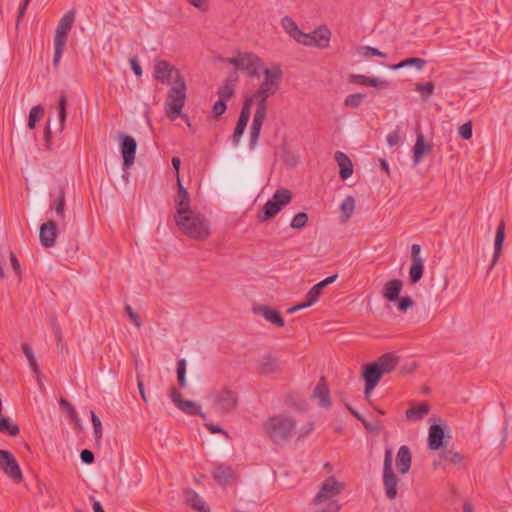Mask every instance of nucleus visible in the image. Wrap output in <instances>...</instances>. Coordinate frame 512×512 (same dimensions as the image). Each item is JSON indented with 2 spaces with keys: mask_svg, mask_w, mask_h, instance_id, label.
<instances>
[{
  "mask_svg": "<svg viewBox=\"0 0 512 512\" xmlns=\"http://www.w3.org/2000/svg\"><path fill=\"white\" fill-rule=\"evenodd\" d=\"M399 363V357L393 353H384L376 361L365 364L362 377L365 382L364 394L368 398L385 374L391 373Z\"/></svg>",
  "mask_w": 512,
  "mask_h": 512,
  "instance_id": "obj_1",
  "label": "nucleus"
},
{
  "mask_svg": "<svg viewBox=\"0 0 512 512\" xmlns=\"http://www.w3.org/2000/svg\"><path fill=\"white\" fill-rule=\"evenodd\" d=\"M175 223L182 234L203 241L210 236V223L200 212L189 210L185 214L174 215Z\"/></svg>",
  "mask_w": 512,
  "mask_h": 512,
  "instance_id": "obj_2",
  "label": "nucleus"
},
{
  "mask_svg": "<svg viewBox=\"0 0 512 512\" xmlns=\"http://www.w3.org/2000/svg\"><path fill=\"white\" fill-rule=\"evenodd\" d=\"M263 74L264 81L250 98H253V101H256L257 108L255 112H261L266 115L267 98L277 92L282 79V71L279 66H274L272 68L265 69Z\"/></svg>",
  "mask_w": 512,
  "mask_h": 512,
  "instance_id": "obj_3",
  "label": "nucleus"
},
{
  "mask_svg": "<svg viewBox=\"0 0 512 512\" xmlns=\"http://www.w3.org/2000/svg\"><path fill=\"white\" fill-rule=\"evenodd\" d=\"M263 74L264 81L250 98H253V101H256L257 108L255 112H261L266 115L267 98L277 92L282 79V71L279 66H274L272 68L265 69Z\"/></svg>",
  "mask_w": 512,
  "mask_h": 512,
  "instance_id": "obj_4",
  "label": "nucleus"
},
{
  "mask_svg": "<svg viewBox=\"0 0 512 512\" xmlns=\"http://www.w3.org/2000/svg\"><path fill=\"white\" fill-rule=\"evenodd\" d=\"M186 100V84L182 74H177L175 83L169 89L167 98L165 100L166 115L169 119L175 120L182 117L186 120L187 125L190 126L187 115H182V108Z\"/></svg>",
  "mask_w": 512,
  "mask_h": 512,
  "instance_id": "obj_5",
  "label": "nucleus"
},
{
  "mask_svg": "<svg viewBox=\"0 0 512 512\" xmlns=\"http://www.w3.org/2000/svg\"><path fill=\"white\" fill-rule=\"evenodd\" d=\"M290 38L295 39L299 44H303L305 46L325 49L330 45L331 31L327 26H321L315 29L312 33H304L290 18Z\"/></svg>",
  "mask_w": 512,
  "mask_h": 512,
  "instance_id": "obj_6",
  "label": "nucleus"
},
{
  "mask_svg": "<svg viewBox=\"0 0 512 512\" xmlns=\"http://www.w3.org/2000/svg\"><path fill=\"white\" fill-rule=\"evenodd\" d=\"M343 489V485L334 477L327 478L314 498L315 505H324L316 512H339L340 505L335 499Z\"/></svg>",
  "mask_w": 512,
  "mask_h": 512,
  "instance_id": "obj_7",
  "label": "nucleus"
},
{
  "mask_svg": "<svg viewBox=\"0 0 512 512\" xmlns=\"http://www.w3.org/2000/svg\"><path fill=\"white\" fill-rule=\"evenodd\" d=\"M239 406V394L236 390L223 387L216 391L212 397V408L220 415L234 413Z\"/></svg>",
  "mask_w": 512,
  "mask_h": 512,
  "instance_id": "obj_8",
  "label": "nucleus"
},
{
  "mask_svg": "<svg viewBox=\"0 0 512 512\" xmlns=\"http://www.w3.org/2000/svg\"><path fill=\"white\" fill-rule=\"evenodd\" d=\"M264 430L275 444H284L288 439V418L283 415L270 417L264 423Z\"/></svg>",
  "mask_w": 512,
  "mask_h": 512,
  "instance_id": "obj_9",
  "label": "nucleus"
},
{
  "mask_svg": "<svg viewBox=\"0 0 512 512\" xmlns=\"http://www.w3.org/2000/svg\"><path fill=\"white\" fill-rule=\"evenodd\" d=\"M286 204H288V189L277 190L273 195V198L267 201L263 208L258 212V221L265 222L273 218Z\"/></svg>",
  "mask_w": 512,
  "mask_h": 512,
  "instance_id": "obj_10",
  "label": "nucleus"
},
{
  "mask_svg": "<svg viewBox=\"0 0 512 512\" xmlns=\"http://www.w3.org/2000/svg\"><path fill=\"white\" fill-rule=\"evenodd\" d=\"M398 477L392 468V450L386 449L383 465V486L385 495L388 499L393 500L397 497Z\"/></svg>",
  "mask_w": 512,
  "mask_h": 512,
  "instance_id": "obj_11",
  "label": "nucleus"
},
{
  "mask_svg": "<svg viewBox=\"0 0 512 512\" xmlns=\"http://www.w3.org/2000/svg\"><path fill=\"white\" fill-rule=\"evenodd\" d=\"M337 277L338 275L334 274L315 284L306 294L305 301L290 307V314L295 313L303 308L310 307L316 303L321 296L323 289L329 284L335 282Z\"/></svg>",
  "mask_w": 512,
  "mask_h": 512,
  "instance_id": "obj_12",
  "label": "nucleus"
},
{
  "mask_svg": "<svg viewBox=\"0 0 512 512\" xmlns=\"http://www.w3.org/2000/svg\"><path fill=\"white\" fill-rule=\"evenodd\" d=\"M0 469L15 483L23 480V474L14 455L7 450H0Z\"/></svg>",
  "mask_w": 512,
  "mask_h": 512,
  "instance_id": "obj_13",
  "label": "nucleus"
},
{
  "mask_svg": "<svg viewBox=\"0 0 512 512\" xmlns=\"http://www.w3.org/2000/svg\"><path fill=\"white\" fill-rule=\"evenodd\" d=\"M169 396L175 406L183 413L190 416H200L203 419L206 418V414L201 411V407L194 401L184 400L182 394L175 387L170 388Z\"/></svg>",
  "mask_w": 512,
  "mask_h": 512,
  "instance_id": "obj_14",
  "label": "nucleus"
},
{
  "mask_svg": "<svg viewBox=\"0 0 512 512\" xmlns=\"http://www.w3.org/2000/svg\"><path fill=\"white\" fill-rule=\"evenodd\" d=\"M137 150L136 140L130 135L120 136V151L123 157L122 168L125 172L134 164Z\"/></svg>",
  "mask_w": 512,
  "mask_h": 512,
  "instance_id": "obj_15",
  "label": "nucleus"
},
{
  "mask_svg": "<svg viewBox=\"0 0 512 512\" xmlns=\"http://www.w3.org/2000/svg\"><path fill=\"white\" fill-rule=\"evenodd\" d=\"M177 74H181L180 71L168 61L162 59L155 61L153 72L155 80L163 84H168L171 80L175 83Z\"/></svg>",
  "mask_w": 512,
  "mask_h": 512,
  "instance_id": "obj_16",
  "label": "nucleus"
},
{
  "mask_svg": "<svg viewBox=\"0 0 512 512\" xmlns=\"http://www.w3.org/2000/svg\"><path fill=\"white\" fill-rule=\"evenodd\" d=\"M421 246L413 244L411 247V266L409 269V279L411 284H416L421 280L424 274V260L420 256Z\"/></svg>",
  "mask_w": 512,
  "mask_h": 512,
  "instance_id": "obj_17",
  "label": "nucleus"
},
{
  "mask_svg": "<svg viewBox=\"0 0 512 512\" xmlns=\"http://www.w3.org/2000/svg\"><path fill=\"white\" fill-rule=\"evenodd\" d=\"M266 68L263 67L262 60L254 53L245 52L242 54V68L249 77H260Z\"/></svg>",
  "mask_w": 512,
  "mask_h": 512,
  "instance_id": "obj_18",
  "label": "nucleus"
},
{
  "mask_svg": "<svg viewBox=\"0 0 512 512\" xmlns=\"http://www.w3.org/2000/svg\"><path fill=\"white\" fill-rule=\"evenodd\" d=\"M311 399L317 401V404L321 408H330L332 405L330 390L326 381V378L322 376L311 394Z\"/></svg>",
  "mask_w": 512,
  "mask_h": 512,
  "instance_id": "obj_19",
  "label": "nucleus"
},
{
  "mask_svg": "<svg viewBox=\"0 0 512 512\" xmlns=\"http://www.w3.org/2000/svg\"><path fill=\"white\" fill-rule=\"evenodd\" d=\"M75 21V11L69 10L66 12L60 21L58 22L55 36H54V42H61L65 43L67 42V36L73 26V23Z\"/></svg>",
  "mask_w": 512,
  "mask_h": 512,
  "instance_id": "obj_20",
  "label": "nucleus"
},
{
  "mask_svg": "<svg viewBox=\"0 0 512 512\" xmlns=\"http://www.w3.org/2000/svg\"><path fill=\"white\" fill-rule=\"evenodd\" d=\"M58 236L57 223L53 220H48L40 226V242L43 247L50 248L55 246Z\"/></svg>",
  "mask_w": 512,
  "mask_h": 512,
  "instance_id": "obj_21",
  "label": "nucleus"
},
{
  "mask_svg": "<svg viewBox=\"0 0 512 512\" xmlns=\"http://www.w3.org/2000/svg\"><path fill=\"white\" fill-rule=\"evenodd\" d=\"M253 312L255 314L261 315L266 321L270 322L276 327H284L285 325V321L281 314L272 307L257 305L253 307Z\"/></svg>",
  "mask_w": 512,
  "mask_h": 512,
  "instance_id": "obj_22",
  "label": "nucleus"
},
{
  "mask_svg": "<svg viewBox=\"0 0 512 512\" xmlns=\"http://www.w3.org/2000/svg\"><path fill=\"white\" fill-rule=\"evenodd\" d=\"M504 240H505V221L502 219V220H500L498 227L496 229L495 240H494V253H493L492 261L489 266L488 272H490L494 268L497 261L499 260L501 254H502Z\"/></svg>",
  "mask_w": 512,
  "mask_h": 512,
  "instance_id": "obj_23",
  "label": "nucleus"
},
{
  "mask_svg": "<svg viewBox=\"0 0 512 512\" xmlns=\"http://www.w3.org/2000/svg\"><path fill=\"white\" fill-rule=\"evenodd\" d=\"M348 81L349 83L371 86L378 89H386L389 87V82L387 80H380L375 77H368L361 74H351L348 78Z\"/></svg>",
  "mask_w": 512,
  "mask_h": 512,
  "instance_id": "obj_24",
  "label": "nucleus"
},
{
  "mask_svg": "<svg viewBox=\"0 0 512 512\" xmlns=\"http://www.w3.org/2000/svg\"><path fill=\"white\" fill-rule=\"evenodd\" d=\"M444 428L440 424H433L429 428L428 447L431 450H439L444 446Z\"/></svg>",
  "mask_w": 512,
  "mask_h": 512,
  "instance_id": "obj_25",
  "label": "nucleus"
},
{
  "mask_svg": "<svg viewBox=\"0 0 512 512\" xmlns=\"http://www.w3.org/2000/svg\"><path fill=\"white\" fill-rule=\"evenodd\" d=\"M175 215L185 214L189 210L190 207V195L186 188L182 185L181 180L178 178V193L177 198L175 199Z\"/></svg>",
  "mask_w": 512,
  "mask_h": 512,
  "instance_id": "obj_26",
  "label": "nucleus"
},
{
  "mask_svg": "<svg viewBox=\"0 0 512 512\" xmlns=\"http://www.w3.org/2000/svg\"><path fill=\"white\" fill-rule=\"evenodd\" d=\"M214 480L221 486L225 487L235 478V472L230 465L219 464L212 472Z\"/></svg>",
  "mask_w": 512,
  "mask_h": 512,
  "instance_id": "obj_27",
  "label": "nucleus"
},
{
  "mask_svg": "<svg viewBox=\"0 0 512 512\" xmlns=\"http://www.w3.org/2000/svg\"><path fill=\"white\" fill-rule=\"evenodd\" d=\"M412 463V454L410 448L402 445L396 456V466L400 474L405 475L409 472Z\"/></svg>",
  "mask_w": 512,
  "mask_h": 512,
  "instance_id": "obj_28",
  "label": "nucleus"
},
{
  "mask_svg": "<svg viewBox=\"0 0 512 512\" xmlns=\"http://www.w3.org/2000/svg\"><path fill=\"white\" fill-rule=\"evenodd\" d=\"M334 159L336 160L340 170L339 176L342 180L348 179L353 174V164L350 158L341 151H337L334 154Z\"/></svg>",
  "mask_w": 512,
  "mask_h": 512,
  "instance_id": "obj_29",
  "label": "nucleus"
},
{
  "mask_svg": "<svg viewBox=\"0 0 512 512\" xmlns=\"http://www.w3.org/2000/svg\"><path fill=\"white\" fill-rule=\"evenodd\" d=\"M187 504L199 512H209L210 508L205 501L191 488L184 489Z\"/></svg>",
  "mask_w": 512,
  "mask_h": 512,
  "instance_id": "obj_30",
  "label": "nucleus"
},
{
  "mask_svg": "<svg viewBox=\"0 0 512 512\" xmlns=\"http://www.w3.org/2000/svg\"><path fill=\"white\" fill-rule=\"evenodd\" d=\"M432 151V145L425 143V138L422 133L417 135L416 143L413 147V162L415 165L419 164L424 154Z\"/></svg>",
  "mask_w": 512,
  "mask_h": 512,
  "instance_id": "obj_31",
  "label": "nucleus"
},
{
  "mask_svg": "<svg viewBox=\"0 0 512 512\" xmlns=\"http://www.w3.org/2000/svg\"><path fill=\"white\" fill-rule=\"evenodd\" d=\"M265 114L261 112H255L252 125L250 127V148H254L260 135V130L265 120Z\"/></svg>",
  "mask_w": 512,
  "mask_h": 512,
  "instance_id": "obj_32",
  "label": "nucleus"
},
{
  "mask_svg": "<svg viewBox=\"0 0 512 512\" xmlns=\"http://www.w3.org/2000/svg\"><path fill=\"white\" fill-rule=\"evenodd\" d=\"M403 282L399 279H393L388 281L384 286L383 295L390 301L394 302L398 299L399 294L402 290Z\"/></svg>",
  "mask_w": 512,
  "mask_h": 512,
  "instance_id": "obj_33",
  "label": "nucleus"
},
{
  "mask_svg": "<svg viewBox=\"0 0 512 512\" xmlns=\"http://www.w3.org/2000/svg\"><path fill=\"white\" fill-rule=\"evenodd\" d=\"M279 362L276 358L267 355L259 363V373L262 375H273L279 371Z\"/></svg>",
  "mask_w": 512,
  "mask_h": 512,
  "instance_id": "obj_34",
  "label": "nucleus"
},
{
  "mask_svg": "<svg viewBox=\"0 0 512 512\" xmlns=\"http://www.w3.org/2000/svg\"><path fill=\"white\" fill-rule=\"evenodd\" d=\"M439 459L440 461L438 464L445 467L447 463L454 465L461 463L463 456L457 451L444 449L439 453Z\"/></svg>",
  "mask_w": 512,
  "mask_h": 512,
  "instance_id": "obj_35",
  "label": "nucleus"
},
{
  "mask_svg": "<svg viewBox=\"0 0 512 512\" xmlns=\"http://www.w3.org/2000/svg\"><path fill=\"white\" fill-rule=\"evenodd\" d=\"M430 411V406L427 403H421L418 406L406 410V418L410 421H417L423 419Z\"/></svg>",
  "mask_w": 512,
  "mask_h": 512,
  "instance_id": "obj_36",
  "label": "nucleus"
},
{
  "mask_svg": "<svg viewBox=\"0 0 512 512\" xmlns=\"http://www.w3.org/2000/svg\"><path fill=\"white\" fill-rule=\"evenodd\" d=\"M427 64V61L422 58L410 57L402 60L397 64L390 65L389 68L392 70H399L404 67L414 66L417 70H422Z\"/></svg>",
  "mask_w": 512,
  "mask_h": 512,
  "instance_id": "obj_37",
  "label": "nucleus"
},
{
  "mask_svg": "<svg viewBox=\"0 0 512 512\" xmlns=\"http://www.w3.org/2000/svg\"><path fill=\"white\" fill-rule=\"evenodd\" d=\"M20 428L17 423L11 421L9 418L0 416V432L9 436H16L19 434Z\"/></svg>",
  "mask_w": 512,
  "mask_h": 512,
  "instance_id": "obj_38",
  "label": "nucleus"
},
{
  "mask_svg": "<svg viewBox=\"0 0 512 512\" xmlns=\"http://www.w3.org/2000/svg\"><path fill=\"white\" fill-rule=\"evenodd\" d=\"M234 80L235 79H232V76H230L224 81L223 85L218 90L219 99L227 102L229 99H231L234 96V93H235V88H234V83H233Z\"/></svg>",
  "mask_w": 512,
  "mask_h": 512,
  "instance_id": "obj_39",
  "label": "nucleus"
},
{
  "mask_svg": "<svg viewBox=\"0 0 512 512\" xmlns=\"http://www.w3.org/2000/svg\"><path fill=\"white\" fill-rule=\"evenodd\" d=\"M59 404L61 408L67 412L68 418L72 423H74L75 428H80V419L71 403L67 399L61 398L59 400Z\"/></svg>",
  "mask_w": 512,
  "mask_h": 512,
  "instance_id": "obj_40",
  "label": "nucleus"
},
{
  "mask_svg": "<svg viewBox=\"0 0 512 512\" xmlns=\"http://www.w3.org/2000/svg\"><path fill=\"white\" fill-rule=\"evenodd\" d=\"M66 105H67V95L65 92H62L59 96V104H58V117H59V126L58 131L61 133L65 127L66 121Z\"/></svg>",
  "mask_w": 512,
  "mask_h": 512,
  "instance_id": "obj_41",
  "label": "nucleus"
},
{
  "mask_svg": "<svg viewBox=\"0 0 512 512\" xmlns=\"http://www.w3.org/2000/svg\"><path fill=\"white\" fill-rule=\"evenodd\" d=\"M65 192L62 188L59 189L58 194L51 206V210H55L60 219L65 218Z\"/></svg>",
  "mask_w": 512,
  "mask_h": 512,
  "instance_id": "obj_42",
  "label": "nucleus"
},
{
  "mask_svg": "<svg viewBox=\"0 0 512 512\" xmlns=\"http://www.w3.org/2000/svg\"><path fill=\"white\" fill-rule=\"evenodd\" d=\"M253 103V98H245L240 116L237 121V125L243 126L246 128L247 123L250 119L251 114V105Z\"/></svg>",
  "mask_w": 512,
  "mask_h": 512,
  "instance_id": "obj_43",
  "label": "nucleus"
},
{
  "mask_svg": "<svg viewBox=\"0 0 512 512\" xmlns=\"http://www.w3.org/2000/svg\"><path fill=\"white\" fill-rule=\"evenodd\" d=\"M21 347H22L23 353L25 354V356H26V358H27V360L29 362V366H30L31 370L36 375H40V369H39V366L37 364V361H36V358L34 356V352H33L32 348L27 343H22Z\"/></svg>",
  "mask_w": 512,
  "mask_h": 512,
  "instance_id": "obj_44",
  "label": "nucleus"
},
{
  "mask_svg": "<svg viewBox=\"0 0 512 512\" xmlns=\"http://www.w3.org/2000/svg\"><path fill=\"white\" fill-rule=\"evenodd\" d=\"M355 208V199L352 196H347L340 205L341 213L345 220H348Z\"/></svg>",
  "mask_w": 512,
  "mask_h": 512,
  "instance_id": "obj_45",
  "label": "nucleus"
},
{
  "mask_svg": "<svg viewBox=\"0 0 512 512\" xmlns=\"http://www.w3.org/2000/svg\"><path fill=\"white\" fill-rule=\"evenodd\" d=\"M414 89L421 93V96L424 100H427L433 95L435 85L432 81L426 83H416Z\"/></svg>",
  "mask_w": 512,
  "mask_h": 512,
  "instance_id": "obj_46",
  "label": "nucleus"
},
{
  "mask_svg": "<svg viewBox=\"0 0 512 512\" xmlns=\"http://www.w3.org/2000/svg\"><path fill=\"white\" fill-rule=\"evenodd\" d=\"M366 98V94L364 93H354L348 95L344 100V105L350 108H358L364 99Z\"/></svg>",
  "mask_w": 512,
  "mask_h": 512,
  "instance_id": "obj_47",
  "label": "nucleus"
},
{
  "mask_svg": "<svg viewBox=\"0 0 512 512\" xmlns=\"http://www.w3.org/2000/svg\"><path fill=\"white\" fill-rule=\"evenodd\" d=\"M307 222L308 214L305 212H300L292 218L290 221V227L294 229H302L307 225Z\"/></svg>",
  "mask_w": 512,
  "mask_h": 512,
  "instance_id": "obj_48",
  "label": "nucleus"
},
{
  "mask_svg": "<svg viewBox=\"0 0 512 512\" xmlns=\"http://www.w3.org/2000/svg\"><path fill=\"white\" fill-rule=\"evenodd\" d=\"M177 380L181 388L186 387V360L180 359L177 362Z\"/></svg>",
  "mask_w": 512,
  "mask_h": 512,
  "instance_id": "obj_49",
  "label": "nucleus"
},
{
  "mask_svg": "<svg viewBox=\"0 0 512 512\" xmlns=\"http://www.w3.org/2000/svg\"><path fill=\"white\" fill-rule=\"evenodd\" d=\"M91 421L94 429L95 440L99 443L102 438V423L94 411H91Z\"/></svg>",
  "mask_w": 512,
  "mask_h": 512,
  "instance_id": "obj_50",
  "label": "nucleus"
},
{
  "mask_svg": "<svg viewBox=\"0 0 512 512\" xmlns=\"http://www.w3.org/2000/svg\"><path fill=\"white\" fill-rule=\"evenodd\" d=\"M397 308L401 312H406L414 304L413 300L409 296L398 297Z\"/></svg>",
  "mask_w": 512,
  "mask_h": 512,
  "instance_id": "obj_51",
  "label": "nucleus"
},
{
  "mask_svg": "<svg viewBox=\"0 0 512 512\" xmlns=\"http://www.w3.org/2000/svg\"><path fill=\"white\" fill-rule=\"evenodd\" d=\"M53 332H54V335H55V338H56L57 348L62 352L63 349L65 348V344L63 342V336H62L61 328H60V326H59V324L57 322L53 323Z\"/></svg>",
  "mask_w": 512,
  "mask_h": 512,
  "instance_id": "obj_52",
  "label": "nucleus"
},
{
  "mask_svg": "<svg viewBox=\"0 0 512 512\" xmlns=\"http://www.w3.org/2000/svg\"><path fill=\"white\" fill-rule=\"evenodd\" d=\"M459 135L464 140H470L473 135V128L471 122H466L459 128Z\"/></svg>",
  "mask_w": 512,
  "mask_h": 512,
  "instance_id": "obj_53",
  "label": "nucleus"
},
{
  "mask_svg": "<svg viewBox=\"0 0 512 512\" xmlns=\"http://www.w3.org/2000/svg\"><path fill=\"white\" fill-rule=\"evenodd\" d=\"M226 109V101L219 99L214 103L212 112L215 117H220L222 114L225 113Z\"/></svg>",
  "mask_w": 512,
  "mask_h": 512,
  "instance_id": "obj_54",
  "label": "nucleus"
},
{
  "mask_svg": "<svg viewBox=\"0 0 512 512\" xmlns=\"http://www.w3.org/2000/svg\"><path fill=\"white\" fill-rule=\"evenodd\" d=\"M65 45H66L65 43L54 42V46H55V52H54V57H53V65L54 66H57L59 64V61L62 57L64 48H65Z\"/></svg>",
  "mask_w": 512,
  "mask_h": 512,
  "instance_id": "obj_55",
  "label": "nucleus"
},
{
  "mask_svg": "<svg viewBox=\"0 0 512 512\" xmlns=\"http://www.w3.org/2000/svg\"><path fill=\"white\" fill-rule=\"evenodd\" d=\"M44 116V107L42 105L33 106L29 112V118L35 122Z\"/></svg>",
  "mask_w": 512,
  "mask_h": 512,
  "instance_id": "obj_56",
  "label": "nucleus"
},
{
  "mask_svg": "<svg viewBox=\"0 0 512 512\" xmlns=\"http://www.w3.org/2000/svg\"><path fill=\"white\" fill-rule=\"evenodd\" d=\"M125 313L129 317V319L137 326H141V320L138 314L132 309L129 304L125 305Z\"/></svg>",
  "mask_w": 512,
  "mask_h": 512,
  "instance_id": "obj_57",
  "label": "nucleus"
},
{
  "mask_svg": "<svg viewBox=\"0 0 512 512\" xmlns=\"http://www.w3.org/2000/svg\"><path fill=\"white\" fill-rule=\"evenodd\" d=\"M400 142V133H399V127L395 129L394 131H391L387 135V143L390 147H393L397 145Z\"/></svg>",
  "mask_w": 512,
  "mask_h": 512,
  "instance_id": "obj_58",
  "label": "nucleus"
},
{
  "mask_svg": "<svg viewBox=\"0 0 512 512\" xmlns=\"http://www.w3.org/2000/svg\"><path fill=\"white\" fill-rule=\"evenodd\" d=\"M314 430V422L309 421L307 422L299 431V434L297 436V440H301L302 438H305L311 432Z\"/></svg>",
  "mask_w": 512,
  "mask_h": 512,
  "instance_id": "obj_59",
  "label": "nucleus"
},
{
  "mask_svg": "<svg viewBox=\"0 0 512 512\" xmlns=\"http://www.w3.org/2000/svg\"><path fill=\"white\" fill-rule=\"evenodd\" d=\"M364 50H365L364 55L367 57H375V56L381 57V58L386 57V54L384 52H382L379 49L374 48V47L366 46L364 48Z\"/></svg>",
  "mask_w": 512,
  "mask_h": 512,
  "instance_id": "obj_60",
  "label": "nucleus"
},
{
  "mask_svg": "<svg viewBox=\"0 0 512 512\" xmlns=\"http://www.w3.org/2000/svg\"><path fill=\"white\" fill-rule=\"evenodd\" d=\"M81 461L85 464H92L95 460L94 453L91 450L84 449L80 453Z\"/></svg>",
  "mask_w": 512,
  "mask_h": 512,
  "instance_id": "obj_61",
  "label": "nucleus"
},
{
  "mask_svg": "<svg viewBox=\"0 0 512 512\" xmlns=\"http://www.w3.org/2000/svg\"><path fill=\"white\" fill-rule=\"evenodd\" d=\"M244 131H245V127L236 124V127H235L233 135H232V141L235 146H237L239 144V141H240Z\"/></svg>",
  "mask_w": 512,
  "mask_h": 512,
  "instance_id": "obj_62",
  "label": "nucleus"
},
{
  "mask_svg": "<svg viewBox=\"0 0 512 512\" xmlns=\"http://www.w3.org/2000/svg\"><path fill=\"white\" fill-rule=\"evenodd\" d=\"M205 427L212 434H223L225 436L228 435L227 432L219 425L213 423H206Z\"/></svg>",
  "mask_w": 512,
  "mask_h": 512,
  "instance_id": "obj_63",
  "label": "nucleus"
},
{
  "mask_svg": "<svg viewBox=\"0 0 512 512\" xmlns=\"http://www.w3.org/2000/svg\"><path fill=\"white\" fill-rule=\"evenodd\" d=\"M187 2L202 12L207 11L209 8L207 0H187Z\"/></svg>",
  "mask_w": 512,
  "mask_h": 512,
  "instance_id": "obj_64",
  "label": "nucleus"
}]
</instances>
